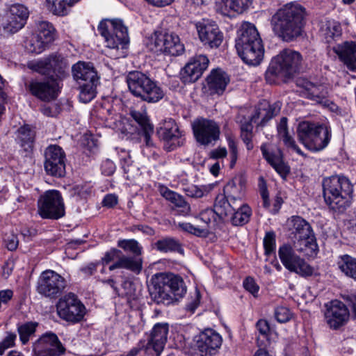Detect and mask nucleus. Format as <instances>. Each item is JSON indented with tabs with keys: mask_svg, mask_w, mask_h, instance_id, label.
Instances as JSON below:
<instances>
[{
	"mask_svg": "<svg viewBox=\"0 0 356 356\" xmlns=\"http://www.w3.org/2000/svg\"><path fill=\"white\" fill-rule=\"evenodd\" d=\"M31 70L44 76L49 79L39 81L31 79L24 82V88L36 98L43 102L55 99L59 92V81L68 75L70 64L61 54H52L49 56L28 64Z\"/></svg>",
	"mask_w": 356,
	"mask_h": 356,
	"instance_id": "f257e3e1",
	"label": "nucleus"
},
{
	"mask_svg": "<svg viewBox=\"0 0 356 356\" xmlns=\"http://www.w3.org/2000/svg\"><path fill=\"white\" fill-rule=\"evenodd\" d=\"M305 15V10L300 4L286 3L273 15V30L282 40L293 41L302 35Z\"/></svg>",
	"mask_w": 356,
	"mask_h": 356,
	"instance_id": "f03ea898",
	"label": "nucleus"
},
{
	"mask_svg": "<svg viewBox=\"0 0 356 356\" xmlns=\"http://www.w3.org/2000/svg\"><path fill=\"white\" fill-rule=\"evenodd\" d=\"M149 293L157 304L168 305L182 298L186 293L183 279L173 273H160L151 278Z\"/></svg>",
	"mask_w": 356,
	"mask_h": 356,
	"instance_id": "7ed1b4c3",
	"label": "nucleus"
},
{
	"mask_svg": "<svg viewBox=\"0 0 356 356\" xmlns=\"http://www.w3.org/2000/svg\"><path fill=\"white\" fill-rule=\"evenodd\" d=\"M235 47L240 57L248 65H259L263 58L262 40L255 26L251 23L241 24L237 31Z\"/></svg>",
	"mask_w": 356,
	"mask_h": 356,
	"instance_id": "20e7f679",
	"label": "nucleus"
},
{
	"mask_svg": "<svg viewBox=\"0 0 356 356\" xmlns=\"http://www.w3.org/2000/svg\"><path fill=\"white\" fill-rule=\"evenodd\" d=\"M325 203L333 210L343 211L348 205V197L353 189L349 179L343 176H331L323 181Z\"/></svg>",
	"mask_w": 356,
	"mask_h": 356,
	"instance_id": "39448f33",
	"label": "nucleus"
},
{
	"mask_svg": "<svg viewBox=\"0 0 356 356\" xmlns=\"http://www.w3.org/2000/svg\"><path fill=\"white\" fill-rule=\"evenodd\" d=\"M298 140L309 150L318 152L329 143L331 133L330 129L323 124L303 121L297 127Z\"/></svg>",
	"mask_w": 356,
	"mask_h": 356,
	"instance_id": "423d86ee",
	"label": "nucleus"
},
{
	"mask_svg": "<svg viewBox=\"0 0 356 356\" xmlns=\"http://www.w3.org/2000/svg\"><path fill=\"white\" fill-rule=\"evenodd\" d=\"M129 91L148 103H156L164 97L163 89L145 74L139 71L130 72L127 76Z\"/></svg>",
	"mask_w": 356,
	"mask_h": 356,
	"instance_id": "0eeeda50",
	"label": "nucleus"
},
{
	"mask_svg": "<svg viewBox=\"0 0 356 356\" xmlns=\"http://www.w3.org/2000/svg\"><path fill=\"white\" fill-rule=\"evenodd\" d=\"M302 59L299 52L289 49H284L272 59L266 76L273 75L280 78H290L299 71Z\"/></svg>",
	"mask_w": 356,
	"mask_h": 356,
	"instance_id": "6e6552de",
	"label": "nucleus"
},
{
	"mask_svg": "<svg viewBox=\"0 0 356 356\" xmlns=\"http://www.w3.org/2000/svg\"><path fill=\"white\" fill-rule=\"evenodd\" d=\"M29 16V11L23 4L8 6L0 12V35L8 38L17 33L26 24Z\"/></svg>",
	"mask_w": 356,
	"mask_h": 356,
	"instance_id": "1a4fd4ad",
	"label": "nucleus"
},
{
	"mask_svg": "<svg viewBox=\"0 0 356 356\" xmlns=\"http://www.w3.org/2000/svg\"><path fill=\"white\" fill-rule=\"evenodd\" d=\"M146 47L156 54L177 56L184 51L179 37L172 32L156 31L147 38Z\"/></svg>",
	"mask_w": 356,
	"mask_h": 356,
	"instance_id": "9d476101",
	"label": "nucleus"
},
{
	"mask_svg": "<svg viewBox=\"0 0 356 356\" xmlns=\"http://www.w3.org/2000/svg\"><path fill=\"white\" fill-rule=\"evenodd\" d=\"M99 34L104 38L106 46L113 49H124L129 42L127 28L122 20L102 21L97 28Z\"/></svg>",
	"mask_w": 356,
	"mask_h": 356,
	"instance_id": "9b49d317",
	"label": "nucleus"
},
{
	"mask_svg": "<svg viewBox=\"0 0 356 356\" xmlns=\"http://www.w3.org/2000/svg\"><path fill=\"white\" fill-rule=\"evenodd\" d=\"M278 256L283 266L289 271L303 277L313 275L314 268L303 258L296 254L294 248L289 243H284L279 248Z\"/></svg>",
	"mask_w": 356,
	"mask_h": 356,
	"instance_id": "f8f14e48",
	"label": "nucleus"
},
{
	"mask_svg": "<svg viewBox=\"0 0 356 356\" xmlns=\"http://www.w3.org/2000/svg\"><path fill=\"white\" fill-rule=\"evenodd\" d=\"M67 282L65 277L52 270L43 271L37 283V291L44 297L57 298L65 291Z\"/></svg>",
	"mask_w": 356,
	"mask_h": 356,
	"instance_id": "ddd939ff",
	"label": "nucleus"
},
{
	"mask_svg": "<svg viewBox=\"0 0 356 356\" xmlns=\"http://www.w3.org/2000/svg\"><path fill=\"white\" fill-rule=\"evenodd\" d=\"M58 316L63 320L76 323L81 321L86 314V307L76 295L69 293L56 304Z\"/></svg>",
	"mask_w": 356,
	"mask_h": 356,
	"instance_id": "4468645a",
	"label": "nucleus"
},
{
	"mask_svg": "<svg viewBox=\"0 0 356 356\" xmlns=\"http://www.w3.org/2000/svg\"><path fill=\"white\" fill-rule=\"evenodd\" d=\"M38 213L42 218L58 219L65 215V206L59 191H46L38 200Z\"/></svg>",
	"mask_w": 356,
	"mask_h": 356,
	"instance_id": "2eb2a0df",
	"label": "nucleus"
},
{
	"mask_svg": "<svg viewBox=\"0 0 356 356\" xmlns=\"http://www.w3.org/2000/svg\"><path fill=\"white\" fill-rule=\"evenodd\" d=\"M324 307V319L330 329L338 330L348 323L349 309L342 302L334 300L325 303Z\"/></svg>",
	"mask_w": 356,
	"mask_h": 356,
	"instance_id": "dca6fc26",
	"label": "nucleus"
},
{
	"mask_svg": "<svg viewBox=\"0 0 356 356\" xmlns=\"http://www.w3.org/2000/svg\"><path fill=\"white\" fill-rule=\"evenodd\" d=\"M193 130L197 142L204 146L215 143L220 138V127L211 120H197L193 124Z\"/></svg>",
	"mask_w": 356,
	"mask_h": 356,
	"instance_id": "f3484780",
	"label": "nucleus"
},
{
	"mask_svg": "<svg viewBox=\"0 0 356 356\" xmlns=\"http://www.w3.org/2000/svg\"><path fill=\"white\" fill-rule=\"evenodd\" d=\"M200 41L209 48H218L223 40V33L217 24L211 19H204L195 24Z\"/></svg>",
	"mask_w": 356,
	"mask_h": 356,
	"instance_id": "a211bd4d",
	"label": "nucleus"
},
{
	"mask_svg": "<svg viewBox=\"0 0 356 356\" xmlns=\"http://www.w3.org/2000/svg\"><path fill=\"white\" fill-rule=\"evenodd\" d=\"M44 169L47 174L61 177L65 175V154L58 145H50L44 152Z\"/></svg>",
	"mask_w": 356,
	"mask_h": 356,
	"instance_id": "6ab92c4d",
	"label": "nucleus"
},
{
	"mask_svg": "<svg viewBox=\"0 0 356 356\" xmlns=\"http://www.w3.org/2000/svg\"><path fill=\"white\" fill-rule=\"evenodd\" d=\"M222 342L221 336L213 329H205L197 336L196 349L199 356L216 355Z\"/></svg>",
	"mask_w": 356,
	"mask_h": 356,
	"instance_id": "aec40b11",
	"label": "nucleus"
},
{
	"mask_svg": "<svg viewBox=\"0 0 356 356\" xmlns=\"http://www.w3.org/2000/svg\"><path fill=\"white\" fill-rule=\"evenodd\" d=\"M159 137L165 142L164 149L168 152L174 150L184 144L181 131L172 119L164 121L163 125L157 130Z\"/></svg>",
	"mask_w": 356,
	"mask_h": 356,
	"instance_id": "412c9836",
	"label": "nucleus"
},
{
	"mask_svg": "<svg viewBox=\"0 0 356 356\" xmlns=\"http://www.w3.org/2000/svg\"><path fill=\"white\" fill-rule=\"evenodd\" d=\"M33 350L37 356H60L65 348L56 334L46 333L34 344Z\"/></svg>",
	"mask_w": 356,
	"mask_h": 356,
	"instance_id": "4be33fe9",
	"label": "nucleus"
},
{
	"mask_svg": "<svg viewBox=\"0 0 356 356\" xmlns=\"http://www.w3.org/2000/svg\"><path fill=\"white\" fill-rule=\"evenodd\" d=\"M209 63L205 55L194 56L181 70V79L185 83L195 82L207 70Z\"/></svg>",
	"mask_w": 356,
	"mask_h": 356,
	"instance_id": "5701e85b",
	"label": "nucleus"
},
{
	"mask_svg": "<svg viewBox=\"0 0 356 356\" xmlns=\"http://www.w3.org/2000/svg\"><path fill=\"white\" fill-rule=\"evenodd\" d=\"M168 330V323H156L153 327L147 342L145 341L147 354H152L153 351L156 356L160 355L167 341Z\"/></svg>",
	"mask_w": 356,
	"mask_h": 356,
	"instance_id": "b1692460",
	"label": "nucleus"
},
{
	"mask_svg": "<svg viewBox=\"0 0 356 356\" xmlns=\"http://www.w3.org/2000/svg\"><path fill=\"white\" fill-rule=\"evenodd\" d=\"M297 85L305 90V96L320 104L327 102L328 88L323 84H315L306 79H298Z\"/></svg>",
	"mask_w": 356,
	"mask_h": 356,
	"instance_id": "393cba45",
	"label": "nucleus"
},
{
	"mask_svg": "<svg viewBox=\"0 0 356 356\" xmlns=\"http://www.w3.org/2000/svg\"><path fill=\"white\" fill-rule=\"evenodd\" d=\"M229 82L228 75L220 69L213 70L207 78V88L210 95H222Z\"/></svg>",
	"mask_w": 356,
	"mask_h": 356,
	"instance_id": "a878e982",
	"label": "nucleus"
},
{
	"mask_svg": "<svg viewBox=\"0 0 356 356\" xmlns=\"http://www.w3.org/2000/svg\"><path fill=\"white\" fill-rule=\"evenodd\" d=\"M72 73L74 79L80 84L82 81L98 82L99 80L97 72L90 63L79 61L72 67Z\"/></svg>",
	"mask_w": 356,
	"mask_h": 356,
	"instance_id": "bb28decb",
	"label": "nucleus"
},
{
	"mask_svg": "<svg viewBox=\"0 0 356 356\" xmlns=\"http://www.w3.org/2000/svg\"><path fill=\"white\" fill-rule=\"evenodd\" d=\"M334 51L350 71L356 72V42H345L335 47Z\"/></svg>",
	"mask_w": 356,
	"mask_h": 356,
	"instance_id": "cd10ccee",
	"label": "nucleus"
},
{
	"mask_svg": "<svg viewBox=\"0 0 356 356\" xmlns=\"http://www.w3.org/2000/svg\"><path fill=\"white\" fill-rule=\"evenodd\" d=\"M286 227L290 232V237L293 241L305 238L313 233L311 225L300 216H293L286 221Z\"/></svg>",
	"mask_w": 356,
	"mask_h": 356,
	"instance_id": "c85d7f7f",
	"label": "nucleus"
},
{
	"mask_svg": "<svg viewBox=\"0 0 356 356\" xmlns=\"http://www.w3.org/2000/svg\"><path fill=\"white\" fill-rule=\"evenodd\" d=\"M246 179L243 175L234 177L224 187L223 194L234 203L243 202L245 191Z\"/></svg>",
	"mask_w": 356,
	"mask_h": 356,
	"instance_id": "c756f323",
	"label": "nucleus"
},
{
	"mask_svg": "<svg viewBox=\"0 0 356 356\" xmlns=\"http://www.w3.org/2000/svg\"><path fill=\"white\" fill-rule=\"evenodd\" d=\"M159 191L160 194L174 205V207L181 215L186 216L191 212V206L184 197L179 193L170 190L168 187L161 185Z\"/></svg>",
	"mask_w": 356,
	"mask_h": 356,
	"instance_id": "7c9ffc66",
	"label": "nucleus"
},
{
	"mask_svg": "<svg viewBox=\"0 0 356 356\" xmlns=\"http://www.w3.org/2000/svg\"><path fill=\"white\" fill-rule=\"evenodd\" d=\"M116 268H125L138 275L143 269V260L139 257H131L120 254L119 259L109 266L110 270Z\"/></svg>",
	"mask_w": 356,
	"mask_h": 356,
	"instance_id": "2f4dec72",
	"label": "nucleus"
},
{
	"mask_svg": "<svg viewBox=\"0 0 356 356\" xmlns=\"http://www.w3.org/2000/svg\"><path fill=\"white\" fill-rule=\"evenodd\" d=\"M234 211L229 216L232 224L234 226H242L246 224L251 216L250 207L243 202L234 203Z\"/></svg>",
	"mask_w": 356,
	"mask_h": 356,
	"instance_id": "473e14b6",
	"label": "nucleus"
},
{
	"mask_svg": "<svg viewBox=\"0 0 356 356\" xmlns=\"http://www.w3.org/2000/svg\"><path fill=\"white\" fill-rule=\"evenodd\" d=\"M293 243L296 250L303 253L305 256L312 257L318 252V245L314 233L305 238L294 240Z\"/></svg>",
	"mask_w": 356,
	"mask_h": 356,
	"instance_id": "72a5a7b5",
	"label": "nucleus"
},
{
	"mask_svg": "<svg viewBox=\"0 0 356 356\" xmlns=\"http://www.w3.org/2000/svg\"><path fill=\"white\" fill-rule=\"evenodd\" d=\"M234 200H230L224 194H219L216 196L213 208L220 220L228 218L234 211Z\"/></svg>",
	"mask_w": 356,
	"mask_h": 356,
	"instance_id": "f704fd0d",
	"label": "nucleus"
},
{
	"mask_svg": "<svg viewBox=\"0 0 356 356\" xmlns=\"http://www.w3.org/2000/svg\"><path fill=\"white\" fill-rule=\"evenodd\" d=\"M261 151L268 163H269L282 177H286L289 174V167L282 161L280 155L275 154L268 151L266 144H263L261 146Z\"/></svg>",
	"mask_w": 356,
	"mask_h": 356,
	"instance_id": "c9c22d12",
	"label": "nucleus"
},
{
	"mask_svg": "<svg viewBox=\"0 0 356 356\" xmlns=\"http://www.w3.org/2000/svg\"><path fill=\"white\" fill-rule=\"evenodd\" d=\"M287 121L288 120L286 117H282L280 119V121L277 124V127L278 137L280 140H282L284 142L286 146L291 148L298 154L302 155V152L299 148V147L296 144L294 139L289 134Z\"/></svg>",
	"mask_w": 356,
	"mask_h": 356,
	"instance_id": "e433bc0d",
	"label": "nucleus"
},
{
	"mask_svg": "<svg viewBox=\"0 0 356 356\" xmlns=\"http://www.w3.org/2000/svg\"><path fill=\"white\" fill-rule=\"evenodd\" d=\"M79 0H47V6L54 15L64 16Z\"/></svg>",
	"mask_w": 356,
	"mask_h": 356,
	"instance_id": "4c0bfd02",
	"label": "nucleus"
},
{
	"mask_svg": "<svg viewBox=\"0 0 356 356\" xmlns=\"http://www.w3.org/2000/svg\"><path fill=\"white\" fill-rule=\"evenodd\" d=\"M278 112L279 109L276 106L264 104L256 109L254 114L252 116V120L256 123L257 120L261 118V122L258 123V125L264 126Z\"/></svg>",
	"mask_w": 356,
	"mask_h": 356,
	"instance_id": "58836bf2",
	"label": "nucleus"
},
{
	"mask_svg": "<svg viewBox=\"0 0 356 356\" xmlns=\"http://www.w3.org/2000/svg\"><path fill=\"white\" fill-rule=\"evenodd\" d=\"M339 268L346 275L356 280V259L348 254L340 256L337 261Z\"/></svg>",
	"mask_w": 356,
	"mask_h": 356,
	"instance_id": "ea45409f",
	"label": "nucleus"
},
{
	"mask_svg": "<svg viewBox=\"0 0 356 356\" xmlns=\"http://www.w3.org/2000/svg\"><path fill=\"white\" fill-rule=\"evenodd\" d=\"M35 33L49 45L53 42L56 38V29L53 24L47 21H39L37 22Z\"/></svg>",
	"mask_w": 356,
	"mask_h": 356,
	"instance_id": "a19ab883",
	"label": "nucleus"
},
{
	"mask_svg": "<svg viewBox=\"0 0 356 356\" xmlns=\"http://www.w3.org/2000/svg\"><path fill=\"white\" fill-rule=\"evenodd\" d=\"M155 247L157 250L162 252H177L180 254L184 253L181 244L174 238L167 237L160 239L155 243Z\"/></svg>",
	"mask_w": 356,
	"mask_h": 356,
	"instance_id": "79ce46f5",
	"label": "nucleus"
},
{
	"mask_svg": "<svg viewBox=\"0 0 356 356\" xmlns=\"http://www.w3.org/2000/svg\"><path fill=\"white\" fill-rule=\"evenodd\" d=\"M341 31L340 25L337 22L330 20L322 22L320 29L321 35L324 36L328 42L334 37L340 35Z\"/></svg>",
	"mask_w": 356,
	"mask_h": 356,
	"instance_id": "37998d69",
	"label": "nucleus"
},
{
	"mask_svg": "<svg viewBox=\"0 0 356 356\" xmlns=\"http://www.w3.org/2000/svg\"><path fill=\"white\" fill-rule=\"evenodd\" d=\"M34 136V131L28 125L20 127L17 131V139L26 151L32 147Z\"/></svg>",
	"mask_w": 356,
	"mask_h": 356,
	"instance_id": "c03bdc74",
	"label": "nucleus"
},
{
	"mask_svg": "<svg viewBox=\"0 0 356 356\" xmlns=\"http://www.w3.org/2000/svg\"><path fill=\"white\" fill-rule=\"evenodd\" d=\"M49 46V45L36 33L33 34L25 44L26 50L33 54H40Z\"/></svg>",
	"mask_w": 356,
	"mask_h": 356,
	"instance_id": "a18cd8bd",
	"label": "nucleus"
},
{
	"mask_svg": "<svg viewBox=\"0 0 356 356\" xmlns=\"http://www.w3.org/2000/svg\"><path fill=\"white\" fill-rule=\"evenodd\" d=\"M217 218H218L215 209L209 208L202 211L198 217H196L197 220L202 222V225H200V227H205L208 231V234L210 232L209 228L212 225H215Z\"/></svg>",
	"mask_w": 356,
	"mask_h": 356,
	"instance_id": "49530a36",
	"label": "nucleus"
},
{
	"mask_svg": "<svg viewBox=\"0 0 356 356\" xmlns=\"http://www.w3.org/2000/svg\"><path fill=\"white\" fill-rule=\"evenodd\" d=\"M225 9L236 13H243L252 3V0H224Z\"/></svg>",
	"mask_w": 356,
	"mask_h": 356,
	"instance_id": "de8ad7c7",
	"label": "nucleus"
},
{
	"mask_svg": "<svg viewBox=\"0 0 356 356\" xmlns=\"http://www.w3.org/2000/svg\"><path fill=\"white\" fill-rule=\"evenodd\" d=\"M98 82L83 83L80 86L79 99L81 102L88 103L95 97L96 86Z\"/></svg>",
	"mask_w": 356,
	"mask_h": 356,
	"instance_id": "09e8293b",
	"label": "nucleus"
},
{
	"mask_svg": "<svg viewBox=\"0 0 356 356\" xmlns=\"http://www.w3.org/2000/svg\"><path fill=\"white\" fill-rule=\"evenodd\" d=\"M37 326L38 323L33 322H27L18 326L17 330L23 344L26 343L30 337L34 334Z\"/></svg>",
	"mask_w": 356,
	"mask_h": 356,
	"instance_id": "8fccbe9b",
	"label": "nucleus"
},
{
	"mask_svg": "<svg viewBox=\"0 0 356 356\" xmlns=\"http://www.w3.org/2000/svg\"><path fill=\"white\" fill-rule=\"evenodd\" d=\"M118 247L125 251L131 252L134 257H138L141 254L142 248L138 242L134 239H123L118 242Z\"/></svg>",
	"mask_w": 356,
	"mask_h": 356,
	"instance_id": "3c124183",
	"label": "nucleus"
},
{
	"mask_svg": "<svg viewBox=\"0 0 356 356\" xmlns=\"http://www.w3.org/2000/svg\"><path fill=\"white\" fill-rule=\"evenodd\" d=\"M122 289H123L122 295L126 296L129 300H136L139 295L136 283L133 280L127 279L123 281Z\"/></svg>",
	"mask_w": 356,
	"mask_h": 356,
	"instance_id": "603ef678",
	"label": "nucleus"
},
{
	"mask_svg": "<svg viewBox=\"0 0 356 356\" xmlns=\"http://www.w3.org/2000/svg\"><path fill=\"white\" fill-rule=\"evenodd\" d=\"M70 193L72 197L86 199L91 193V187L86 184L75 185L70 189Z\"/></svg>",
	"mask_w": 356,
	"mask_h": 356,
	"instance_id": "864d4df0",
	"label": "nucleus"
},
{
	"mask_svg": "<svg viewBox=\"0 0 356 356\" xmlns=\"http://www.w3.org/2000/svg\"><path fill=\"white\" fill-rule=\"evenodd\" d=\"M179 227L184 231L193 234L197 236H207L208 231L205 227H200L198 225H194L189 222L179 223Z\"/></svg>",
	"mask_w": 356,
	"mask_h": 356,
	"instance_id": "5fc2aeb1",
	"label": "nucleus"
},
{
	"mask_svg": "<svg viewBox=\"0 0 356 356\" xmlns=\"http://www.w3.org/2000/svg\"><path fill=\"white\" fill-rule=\"evenodd\" d=\"M131 118L138 124L140 128L144 129L148 125H152L148 119V117L145 111L131 110L130 111Z\"/></svg>",
	"mask_w": 356,
	"mask_h": 356,
	"instance_id": "6e6d98bb",
	"label": "nucleus"
},
{
	"mask_svg": "<svg viewBox=\"0 0 356 356\" xmlns=\"http://www.w3.org/2000/svg\"><path fill=\"white\" fill-rule=\"evenodd\" d=\"M265 254L270 255L275 250V234L274 232H268L264 238Z\"/></svg>",
	"mask_w": 356,
	"mask_h": 356,
	"instance_id": "4d7b16f0",
	"label": "nucleus"
},
{
	"mask_svg": "<svg viewBox=\"0 0 356 356\" xmlns=\"http://www.w3.org/2000/svg\"><path fill=\"white\" fill-rule=\"evenodd\" d=\"M275 317L278 322L286 323L291 318L292 314L287 307L280 306L275 309Z\"/></svg>",
	"mask_w": 356,
	"mask_h": 356,
	"instance_id": "13d9d810",
	"label": "nucleus"
},
{
	"mask_svg": "<svg viewBox=\"0 0 356 356\" xmlns=\"http://www.w3.org/2000/svg\"><path fill=\"white\" fill-rule=\"evenodd\" d=\"M3 242L6 247L10 251L15 250L19 244V240L17 235L13 232L6 233L4 234Z\"/></svg>",
	"mask_w": 356,
	"mask_h": 356,
	"instance_id": "bf43d9fd",
	"label": "nucleus"
},
{
	"mask_svg": "<svg viewBox=\"0 0 356 356\" xmlns=\"http://www.w3.org/2000/svg\"><path fill=\"white\" fill-rule=\"evenodd\" d=\"M228 147L229 149V167L233 168L238 159V149L236 143L232 138H228Z\"/></svg>",
	"mask_w": 356,
	"mask_h": 356,
	"instance_id": "052dcab7",
	"label": "nucleus"
},
{
	"mask_svg": "<svg viewBox=\"0 0 356 356\" xmlns=\"http://www.w3.org/2000/svg\"><path fill=\"white\" fill-rule=\"evenodd\" d=\"M17 335L15 333L9 332L3 340L0 342V355H2L5 350L15 344Z\"/></svg>",
	"mask_w": 356,
	"mask_h": 356,
	"instance_id": "680f3d73",
	"label": "nucleus"
},
{
	"mask_svg": "<svg viewBox=\"0 0 356 356\" xmlns=\"http://www.w3.org/2000/svg\"><path fill=\"white\" fill-rule=\"evenodd\" d=\"M184 191L188 197L194 198H200L205 195L207 191L197 186L192 185L184 189Z\"/></svg>",
	"mask_w": 356,
	"mask_h": 356,
	"instance_id": "e2e57ef3",
	"label": "nucleus"
},
{
	"mask_svg": "<svg viewBox=\"0 0 356 356\" xmlns=\"http://www.w3.org/2000/svg\"><path fill=\"white\" fill-rule=\"evenodd\" d=\"M122 254V252L118 249L113 248L110 251L106 252L104 256L102 259V263L103 265L108 264L111 261H113L115 259H119Z\"/></svg>",
	"mask_w": 356,
	"mask_h": 356,
	"instance_id": "0e129e2a",
	"label": "nucleus"
},
{
	"mask_svg": "<svg viewBox=\"0 0 356 356\" xmlns=\"http://www.w3.org/2000/svg\"><path fill=\"white\" fill-rule=\"evenodd\" d=\"M244 288L254 296L258 293L259 286L252 277H247L243 282Z\"/></svg>",
	"mask_w": 356,
	"mask_h": 356,
	"instance_id": "69168bd1",
	"label": "nucleus"
},
{
	"mask_svg": "<svg viewBox=\"0 0 356 356\" xmlns=\"http://www.w3.org/2000/svg\"><path fill=\"white\" fill-rule=\"evenodd\" d=\"M256 327L261 335L267 337L270 332V326L268 322L264 319H260L256 324Z\"/></svg>",
	"mask_w": 356,
	"mask_h": 356,
	"instance_id": "338daca9",
	"label": "nucleus"
},
{
	"mask_svg": "<svg viewBox=\"0 0 356 356\" xmlns=\"http://www.w3.org/2000/svg\"><path fill=\"white\" fill-rule=\"evenodd\" d=\"M115 169L114 163L110 159L105 160L102 164V173L106 176H110L113 174Z\"/></svg>",
	"mask_w": 356,
	"mask_h": 356,
	"instance_id": "774afa93",
	"label": "nucleus"
}]
</instances>
